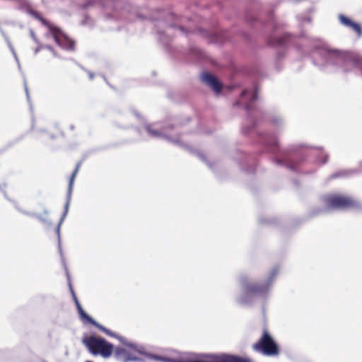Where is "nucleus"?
<instances>
[{
  "instance_id": "nucleus-13",
  "label": "nucleus",
  "mask_w": 362,
  "mask_h": 362,
  "mask_svg": "<svg viewBox=\"0 0 362 362\" xmlns=\"http://www.w3.org/2000/svg\"><path fill=\"white\" fill-rule=\"evenodd\" d=\"M338 19L341 25L353 30L358 37L362 36V25L360 23L354 21L351 18L344 14H339Z\"/></svg>"
},
{
  "instance_id": "nucleus-1",
  "label": "nucleus",
  "mask_w": 362,
  "mask_h": 362,
  "mask_svg": "<svg viewBox=\"0 0 362 362\" xmlns=\"http://www.w3.org/2000/svg\"><path fill=\"white\" fill-rule=\"evenodd\" d=\"M153 25L158 35V40L163 44L170 41V34L168 30H173L183 37H189L190 35H197L206 39L209 42L223 43L232 39L233 33L223 29H216L214 31H209L202 28L192 29L185 23V19L173 13H159L158 17L152 19Z\"/></svg>"
},
{
  "instance_id": "nucleus-43",
  "label": "nucleus",
  "mask_w": 362,
  "mask_h": 362,
  "mask_svg": "<svg viewBox=\"0 0 362 362\" xmlns=\"http://www.w3.org/2000/svg\"><path fill=\"white\" fill-rule=\"evenodd\" d=\"M247 20L251 23H254L257 21H259V18H257V17H255L253 16H248L247 17Z\"/></svg>"
},
{
  "instance_id": "nucleus-24",
  "label": "nucleus",
  "mask_w": 362,
  "mask_h": 362,
  "mask_svg": "<svg viewBox=\"0 0 362 362\" xmlns=\"http://www.w3.org/2000/svg\"><path fill=\"white\" fill-rule=\"evenodd\" d=\"M77 173H78L77 168H75L74 172L72 173V175L69 181V185H68V189H67V192H66V195H68V196H71L73 185H74V179H75V177H76Z\"/></svg>"
},
{
  "instance_id": "nucleus-55",
  "label": "nucleus",
  "mask_w": 362,
  "mask_h": 362,
  "mask_svg": "<svg viewBox=\"0 0 362 362\" xmlns=\"http://www.w3.org/2000/svg\"><path fill=\"white\" fill-rule=\"evenodd\" d=\"M48 136H49V138L51 140H53V139H55V135H54V134H48Z\"/></svg>"
},
{
  "instance_id": "nucleus-47",
  "label": "nucleus",
  "mask_w": 362,
  "mask_h": 362,
  "mask_svg": "<svg viewBox=\"0 0 362 362\" xmlns=\"http://www.w3.org/2000/svg\"><path fill=\"white\" fill-rule=\"evenodd\" d=\"M328 159H329V155H328V154H325V156H324V158H322V161H321V162H322V164H325V163H327V161H328Z\"/></svg>"
},
{
  "instance_id": "nucleus-20",
  "label": "nucleus",
  "mask_w": 362,
  "mask_h": 362,
  "mask_svg": "<svg viewBox=\"0 0 362 362\" xmlns=\"http://www.w3.org/2000/svg\"><path fill=\"white\" fill-rule=\"evenodd\" d=\"M114 356L117 360L122 359L124 357L130 355V354L123 347L117 346L115 349L114 348Z\"/></svg>"
},
{
  "instance_id": "nucleus-40",
  "label": "nucleus",
  "mask_w": 362,
  "mask_h": 362,
  "mask_svg": "<svg viewBox=\"0 0 362 362\" xmlns=\"http://www.w3.org/2000/svg\"><path fill=\"white\" fill-rule=\"evenodd\" d=\"M30 34L31 37L34 40V42L37 44H39L40 42H39L38 39L37 38V37L33 30H30Z\"/></svg>"
},
{
  "instance_id": "nucleus-15",
  "label": "nucleus",
  "mask_w": 362,
  "mask_h": 362,
  "mask_svg": "<svg viewBox=\"0 0 362 362\" xmlns=\"http://www.w3.org/2000/svg\"><path fill=\"white\" fill-rule=\"evenodd\" d=\"M361 172V170L358 168L342 170L332 174L330 178L348 177L358 174Z\"/></svg>"
},
{
  "instance_id": "nucleus-7",
  "label": "nucleus",
  "mask_w": 362,
  "mask_h": 362,
  "mask_svg": "<svg viewBox=\"0 0 362 362\" xmlns=\"http://www.w3.org/2000/svg\"><path fill=\"white\" fill-rule=\"evenodd\" d=\"M107 4H111L114 13L107 14L106 19L127 18L129 21H141L144 17L133 11L132 6L126 0H106Z\"/></svg>"
},
{
  "instance_id": "nucleus-12",
  "label": "nucleus",
  "mask_w": 362,
  "mask_h": 362,
  "mask_svg": "<svg viewBox=\"0 0 362 362\" xmlns=\"http://www.w3.org/2000/svg\"><path fill=\"white\" fill-rule=\"evenodd\" d=\"M200 78L202 82L207 85L215 95L222 94L223 83L215 75L208 71H204L200 75Z\"/></svg>"
},
{
  "instance_id": "nucleus-50",
  "label": "nucleus",
  "mask_w": 362,
  "mask_h": 362,
  "mask_svg": "<svg viewBox=\"0 0 362 362\" xmlns=\"http://www.w3.org/2000/svg\"><path fill=\"white\" fill-rule=\"evenodd\" d=\"M86 72L88 74L89 78L93 80L94 78V74L90 71H87Z\"/></svg>"
},
{
  "instance_id": "nucleus-58",
  "label": "nucleus",
  "mask_w": 362,
  "mask_h": 362,
  "mask_svg": "<svg viewBox=\"0 0 362 362\" xmlns=\"http://www.w3.org/2000/svg\"><path fill=\"white\" fill-rule=\"evenodd\" d=\"M240 34L243 35V37L245 39H247V35L244 32H240Z\"/></svg>"
},
{
  "instance_id": "nucleus-6",
  "label": "nucleus",
  "mask_w": 362,
  "mask_h": 362,
  "mask_svg": "<svg viewBox=\"0 0 362 362\" xmlns=\"http://www.w3.org/2000/svg\"><path fill=\"white\" fill-rule=\"evenodd\" d=\"M81 343L88 353L93 356H100L107 359L111 357L114 352V344L105 338L96 334H84Z\"/></svg>"
},
{
  "instance_id": "nucleus-10",
  "label": "nucleus",
  "mask_w": 362,
  "mask_h": 362,
  "mask_svg": "<svg viewBox=\"0 0 362 362\" xmlns=\"http://www.w3.org/2000/svg\"><path fill=\"white\" fill-rule=\"evenodd\" d=\"M326 202L328 209L358 208L361 205L359 202L351 197L337 194H331L327 197Z\"/></svg>"
},
{
  "instance_id": "nucleus-59",
  "label": "nucleus",
  "mask_w": 362,
  "mask_h": 362,
  "mask_svg": "<svg viewBox=\"0 0 362 362\" xmlns=\"http://www.w3.org/2000/svg\"><path fill=\"white\" fill-rule=\"evenodd\" d=\"M81 162H78V163L76 164V168H77V171H78V169H79V167H80V165H81Z\"/></svg>"
},
{
  "instance_id": "nucleus-64",
  "label": "nucleus",
  "mask_w": 362,
  "mask_h": 362,
  "mask_svg": "<svg viewBox=\"0 0 362 362\" xmlns=\"http://www.w3.org/2000/svg\"><path fill=\"white\" fill-rule=\"evenodd\" d=\"M74 128H75V127H74V124H71V125L69 126V129H70L71 130H74Z\"/></svg>"
},
{
  "instance_id": "nucleus-27",
  "label": "nucleus",
  "mask_w": 362,
  "mask_h": 362,
  "mask_svg": "<svg viewBox=\"0 0 362 362\" xmlns=\"http://www.w3.org/2000/svg\"><path fill=\"white\" fill-rule=\"evenodd\" d=\"M130 361H134V362H145L146 361L143 358H141V357H139V356H132L131 354L124 357L123 362H130Z\"/></svg>"
},
{
  "instance_id": "nucleus-61",
  "label": "nucleus",
  "mask_w": 362,
  "mask_h": 362,
  "mask_svg": "<svg viewBox=\"0 0 362 362\" xmlns=\"http://www.w3.org/2000/svg\"><path fill=\"white\" fill-rule=\"evenodd\" d=\"M4 40H5V41L6 42V43H8V42H11L8 36H7V37H4Z\"/></svg>"
},
{
  "instance_id": "nucleus-42",
  "label": "nucleus",
  "mask_w": 362,
  "mask_h": 362,
  "mask_svg": "<svg viewBox=\"0 0 362 362\" xmlns=\"http://www.w3.org/2000/svg\"><path fill=\"white\" fill-rule=\"evenodd\" d=\"M127 347H129L131 348L132 349H133L134 351H136V349H137V345L133 342H130L129 341L127 345Z\"/></svg>"
},
{
  "instance_id": "nucleus-4",
  "label": "nucleus",
  "mask_w": 362,
  "mask_h": 362,
  "mask_svg": "<svg viewBox=\"0 0 362 362\" xmlns=\"http://www.w3.org/2000/svg\"><path fill=\"white\" fill-rule=\"evenodd\" d=\"M259 88L255 86L252 89L245 88L240 93V99L234 103V106L243 105L247 112L249 124L244 127L242 133L245 135L252 132L259 123L257 115H262L263 112L257 108L255 102L258 99Z\"/></svg>"
},
{
  "instance_id": "nucleus-16",
  "label": "nucleus",
  "mask_w": 362,
  "mask_h": 362,
  "mask_svg": "<svg viewBox=\"0 0 362 362\" xmlns=\"http://www.w3.org/2000/svg\"><path fill=\"white\" fill-rule=\"evenodd\" d=\"M144 127L151 138L153 139H163L165 134L163 130H157L153 129V124L145 122Z\"/></svg>"
},
{
  "instance_id": "nucleus-29",
  "label": "nucleus",
  "mask_w": 362,
  "mask_h": 362,
  "mask_svg": "<svg viewBox=\"0 0 362 362\" xmlns=\"http://www.w3.org/2000/svg\"><path fill=\"white\" fill-rule=\"evenodd\" d=\"M189 53L197 58L202 57V52L197 47H190Z\"/></svg>"
},
{
  "instance_id": "nucleus-41",
  "label": "nucleus",
  "mask_w": 362,
  "mask_h": 362,
  "mask_svg": "<svg viewBox=\"0 0 362 362\" xmlns=\"http://www.w3.org/2000/svg\"><path fill=\"white\" fill-rule=\"evenodd\" d=\"M136 352L139 353V354H141L142 355H144L146 357V354H148V352H146L144 351V347H137V349H136L135 351Z\"/></svg>"
},
{
  "instance_id": "nucleus-34",
  "label": "nucleus",
  "mask_w": 362,
  "mask_h": 362,
  "mask_svg": "<svg viewBox=\"0 0 362 362\" xmlns=\"http://www.w3.org/2000/svg\"><path fill=\"white\" fill-rule=\"evenodd\" d=\"M61 223H58L57 225V227L55 228V233L57 236V242H61V235H60V230H61Z\"/></svg>"
},
{
  "instance_id": "nucleus-8",
  "label": "nucleus",
  "mask_w": 362,
  "mask_h": 362,
  "mask_svg": "<svg viewBox=\"0 0 362 362\" xmlns=\"http://www.w3.org/2000/svg\"><path fill=\"white\" fill-rule=\"evenodd\" d=\"M252 348L266 356H277L280 352L278 344L267 329L264 330L262 337L252 345Z\"/></svg>"
},
{
  "instance_id": "nucleus-38",
  "label": "nucleus",
  "mask_w": 362,
  "mask_h": 362,
  "mask_svg": "<svg viewBox=\"0 0 362 362\" xmlns=\"http://www.w3.org/2000/svg\"><path fill=\"white\" fill-rule=\"evenodd\" d=\"M105 334L109 336V337H113V338H117V334L112 332V330L107 329V331L105 332Z\"/></svg>"
},
{
  "instance_id": "nucleus-62",
  "label": "nucleus",
  "mask_w": 362,
  "mask_h": 362,
  "mask_svg": "<svg viewBox=\"0 0 362 362\" xmlns=\"http://www.w3.org/2000/svg\"><path fill=\"white\" fill-rule=\"evenodd\" d=\"M7 45L10 49L13 47L11 42L7 43Z\"/></svg>"
},
{
  "instance_id": "nucleus-31",
  "label": "nucleus",
  "mask_w": 362,
  "mask_h": 362,
  "mask_svg": "<svg viewBox=\"0 0 362 362\" xmlns=\"http://www.w3.org/2000/svg\"><path fill=\"white\" fill-rule=\"evenodd\" d=\"M132 112L136 117V119L140 122H143L144 124H145V122H147L146 119L144 117H142V115L137 110H132Z\"/></svg>"
},
{
  "instance_id": "nucleus-26",
  "label": "nucleus",
  "mask_w": 362,
  "mask_h": 362,
  "mask_svg": "<svg viewBox=\"0 0 362 362\" xmlns=\"http://www.w3.org/2000/svg\"><path fill=\"white\" fill-rule=\"evenodd\" d=\"M89 325H91L94 326L95 327L98 328L101 332H104L105 334V332L107 331V328L103 326V325L100 324L98 322H97L95 319L93 317L91 320L87 323Z\"/></svg>"
},
{
  "instance_id": "nucleus-54",
  "label": "nucleus",
  "mask_w": 362,
  "mask_h": 362,
  "mask_svg": "<svg viewBox=\"0 0 362 362\" xmlns=\"http://www.w3.org/2000/svg\"><path fill=\"white\" fill-rule=\"evenodd\" d=\"M175 128V126L173 124H170V125H168V127H166L165 128H164L163 129H173Z\"/></svg>"
},
{
  "instance_id": "nucleus-22",
  "label": "nucleus",
  "mask_w": 362,
  "mask_h": 362,
  "mask_svg": "<svg viewBox=\"0 0 362 362\" xmlns=\"http://www.w3.org/2000/svg\"><path fill=\"white\" fill-rule=\"evenodd\" d=\"M327 207H319L312 209L308 214V218H313L321 214H325L328 211Z\"/></svg>"
},
{
  "instance_id": "nucleus-48",
  "label": "nucleus",
  "mask_w": 362,
  "mask_h": 362,
  "mask_svg": "<svg viewBox=\"0 0 362 362\" xmlns=\"http://www.w3.org/2000/svg\"><path fill=\"white\" fill-rule=\"evenodd\" d=\"M72 62H74L76 64H77L82 70L85 71L86 72L88 71L86 70L81 64H78L77 62H76L74 59H70Z\"/></svg>"
},
{
  "instance_id": "nucleus-60",
  "label": "nucleus",
  "mask_w": 362,
  "mask_h": 362,
  "mask_svg": "<svg viewBox=\"0 0 362 362\" xmlns=\"http://www.w3.org/2000/svg\"><path fill=\"white\" fill-rule=\"evenodd\" d=\"M22 139H23V136L19 137V138H18V139H17L14 142H13V144H15V143H16V142H18V141H21Z\"/></svg>"
},
{
  "instance_id": "nucleus-52",
  "label": "nucleus",
  "mask_w": 362,
  "mask_h": 362,
  "mask_svg": "<svg viewBox=\"0 0 362 362\" xmlns=\"http://www.w3.org/2000/svg\"><path fill=\"white\" fill-rule=\"evenodd\" d=\"M0 33L1 34V35L3 36V37H7V35L5 33V32L2 30L1 27L0 26Z\"/></svg>"
},
{
  "instance_id": "nucleus-56",
  "label": "nucleus",
  "mask_w": 362,
  "mask_h": 362,
  "mask_svg": "<svg viewBox=\"0 0 362 362\" xmlns=\"http://www.w3.org/2000/svg\"><path fill=\"white\" fill-rule=\"evenodd\" d=\"M10 50H11V52H12V54H13V57L17 56V54H16V53L15 49H14V48H13H13H11Z\"/></svg>"
},
{
  "instance_id": "nucleus-33",
  "label": "nucleus",
  "mask_w": 362,
  "mask_h": 362,
  "mask_svg": "<svg viewBox=\"0 0 362 362\" xmlns=\"http://www.w3.org/2000/svg\"><path fill=\"white\" fill-rule=\"evenodd\" d=\"M23 85H24L25 92V94H26L27 100H28V102L29 103H30V94H29V90H28V85H27L26 78L25 77H24V79H23Z\"/></svg>"
},
{
  "instance_id": "nucleus-9",
  "label": "nucleus",
  "mask_w": 362,
  "mask_h": 362,
  "mask_svg": "<svg viewBox=\"0 0 362 362\" xmlns=\"http://www.w3.org/2000/svg\"><path fill=\"white\" fill-rule=\"evenodd\" d=\"M279 25L273 21L272 12L271 11L267 16V27L269 30L268 36L267 37V43L271 46H286L291 40L293 35L290 33H284L281 35H278L275 31L278 29Z\"/></svg>"
},
{
  "instance_id": "nucleus-23",
  "label": "nucleus",
  "mask_w": 362,
  "mask_h": 362,
  "mask_svg": "<svg viewBox=\"0 0 362 362\" xmlns=\"http://www.w3.org/2000/svg\"><path fill=\"white\" fill-rule=\"evenodd\" d=\"M272 123L276 127H281L284 124V120L281 116L279 115H274L271 118Z\"/></svg>"
},
{
  "instance_id": "nucleus-39",
  "label": "nucleus",
  "mask_w": 362,
  "mask_h": 362,
  "mask_svg": "<svg viewBox=\"0 0 362 362\" xmlns=\"http://www.w3.org/2000/svg\"><path fill=\"white\" fill-rule=\"evenodd\" d=\"M126 128H127V129H129V128L134 129V131H135L138 134H141V131L140 128H139V127H138L134 126V125H132V124H131V125H129V126L126 127Z\"/></svg>"
},
{
  "instance_id": "nucleus-53",
  "label": "nucleus",
  "mask_w": 362,
  "mask_h": 362,
  "mask_svg": "<svg viewBox=\"0 0 362 362\" xmlns=\"http://www.w3.org/2000/svg\"><path fill=\"white\" fill-rule=\"evenodd\" d=\"M177 359L168 357L167 362H177Z\"/></svg>"
},
{
  "instance_id": "nucleus-35",
  "label": "nucleus",
  "mask_w": 362,
  "mask_h": 362,
  "mask_svg": "<svg viewBox=\"0 0 362 362\" xmlns=\"http://www.w3.org/2000/svg\"><path fill=\"white\" fill-rule=\"evenodd\" d=\"M44 48L49 50L53 54V56L54 57H57V58L59 57V55L57 54V52L54 51V48L51 45H45L44 46Z\"/></svg>"
},
{
  "instance_id": "nucleus-19",
  "label": "nucleus",
  "mask_w": 362,
  "mask_h": 362,
  "mask_svg": "<svg viewBox=\"0 0 362 362\" xmlns=\"http://www.w3.org/2000/svg\"><path fill=\"white\" fill-rule=\"evenodd\" d=\"M253 160V157L252 156H247L245 159H243L240 163L241 169L245 172L246 173H250L253 172L254 168L251 165L250 167H246L247 164L251 163Z\"/></svg>"
},
{
  "instance_id": "nucleus-21",
  "label": "nucleus",
  "mask_w": 362,
  "mask_h": 362,
  "mask_svg": "<svg viewBox=\"0 0 362 362\" xmlns=\"http://www.w3.org/2000/svg\"><path fill=\"white\" fill-rule=\"evenodd\" d=\"M71 196H68V195L66 196V202L64 206V211H63V213L60 217V219L58 222V223H61L62 225L67 216L69 208L70 203H71Z\"/></svg>"
},
{
  "instance_id": "nucleus-2",
  "label": "nucleus",
  "mask_w": 362,
  "mask_h": 362,
  "mask_svg": "<svg viewBox=\"0 0 362 362\" xmlns=\"http://www.w3.org/2000/svg\"><path fill=\"white\" fill-rule=\"evenodd\" d=\"M257 136L259 142L268 152L281 155L280 158H273L276 165H284L292 171H296L297 165L305 159V156L298 150V146H292L281 151L278 139L274 134L258 132Z\"/></svg>"
},
{
  "instance_id": "nucleus-45",
  "label": "nucleus",
  "mask_w": 362,
  "mask_h": 362,
  "mask_svg": "<svg viewBox=\"0 0 362 362\" xmlns=\"http://www.w3.org/2000/svg\"><path fill=\"white\" fill-rule=\"evenodd\" d=\"M93 4V1H88L87 2H86L85 4H83L82 6V8H87L89 6L92 5Z\"/></svg>"
},
{
  "instance_id": "nucleus-63",
  "label": "nucleus",
  "mask_w": 362,
  "mask_h": 362,
  "mask_svg": "<svg viewBox=\"0 0 362 362\" xmlns=\"http://www.w3.org/2000/svg\"><path fill=\"white\" fill-rule=\"evenodd\" d=\"M7 45L10 49L13 47L11 42L7 43Z\"/></svg>"
},
{
  "instance_id": "nucleus-46",
  "label": "nucleus",
  "mask_w": 362,
  "mask_h": 362,
  "mask_svg": "<svg viewBox=\"0 0 362 362\" xmlns=\"http://www.w3.org/2000/svg\"><path fill=\"white\" fill-rule=\"evenodd\" d=\"M14 57V59H15V61H16V63H17L18 70H19L20 71H21V63H20V61H19V59H18V56H16V57Z\"/></svg>"
},
{
  "instance_id": "nucleus-11",
  "label": "nucleus",
  "mask_w": 362,
  "mask_h": 362,
  "mask_svg": "<svg viewBox=\"0 0 362 362\" xmlns=\"http://www.w3.org/2000/svg\"><path fill=\"white\" fill-rule=\"evenodd\" d=\"M180 134L177 135L176 138H173L172 136H170L165 133L163 139L166 140L168 142H169L173 145H175L182 148L186 149L191 154L197 156L200 160H202L204 163H205L211 170H213L212 164L206 160L205 156L202 152L197 151V150L194 149L192 147L189 146V145L185 144L184 142H182L180 140Z\"/></svg>"
},
{
  "instance_id": "nucleus-5",
  "label": "nucleus",
  "mask_w": 362,
  "mask_h": 362,
  "mask_svg": "<svg viewBox=\"0 0 362 362\" xmlns=\"http://www.w3.org/2000/svg\"><path fill=\"white\" fill-rule=\"evenodd\" d=\"M26 13L40 21L43 25L48 28L49 33L59 47L69 51L74 50L75 41L71 39L59 27L52 25L44 18L40 13L33 9L28 5L26 8Z\"/></svg>"
},
{
  "instance_id": "nucleus-32",
  "label": "nucleus",
  "mask_w": 362,
  "mask_h": 362,
  "mask_svg": "<svg viewBox=\"0 0 362 362\" xmlns=\"http://www.w3.org/2000/svg\"><path fill=\"white\" fill-rule=\"evenodd\" d=\"M57 245H58V250H59V253L61 256V258H62V263L64 264V269L65 268H67L66 266V262H65V259L63 257V252H62V243L61 242H57Z\"/></svg>"
},
{
  "instance_id": "nucleus-37",
  "label": "nucleus",
  "mask_w": 362,
  "mask_h": 362,
  "mask_svg": "<svg viewBox=\"0 0 362 362\" xmlns=\"http://www.w3.org/2000/svg\"><path fill=\"white\" fill-rule=\"evenodd\" d=\"M116 339L126 346L129 342V341L125 337L120 336L119 334L117 335V337Z\"/></svg>"
},
{
  "instance_id": "nucleus-28",
  "label": "nucleus",
  "mask_w": 362,
  "mask_h": 362,
  "mask_svg": "<svg viewBox=\"0 0 362 362\" xmlns=\"http://www.w3.org/2000/svg\"><path fill=\"white\" fill-rule=\"evenodd\" d=\"M258 220L261 224H266V225H272V224L276 223V222H277L276 218H269L259 217Z\"/></svg>"
},
{
  "instance_id": "nucleus-3",
  "label": "nucleus",
  "mask_w": 362,
  "mask_h": 362,
  "mask_svg": "<svg viewBox=\"0 0 362 362\" xmlns=\"http://www.w3.org/2000/svg\"><path fill=\"white\" fill-rule=\"evenodd\" d=\"M278 273L279 267H274L263 282L251 281L246 274H241L239 284L242 293L236 298V303L240 305H251L254 297L266 298Z\"/></svg>"
},
{
  "instance_id": "nucleus-25",
  "label": "nucleus",
  "mask_w": 362,
  "mask_h": 362,
  "mask_svg": "<svg viewBox=\"0 0 362 362\" xmlns=\"http://www.w3.org/2000/svg\"><path fill=\"white\" fill-rule=\"evenodd\" d=\"M146 358L158 362H167L168 357L153 354H146Z\"/></svg>"
},
{
  "instance_id": "nucleus-36",
  "label": "nucleus",
  "mask_w": 362,
  "mask_h": 362,
  "mask_svg": "<svg viewBox=\"0 0 362 362\" xmlns=\"http://www.w3.org/2000/svg\"><path fill=\"white\" fill-rule=\"evenodd\" d=\"M177 362H209L207 361H203L199 359L188 360V359H180L177 358Z\"/></svg>"
},
{
  "instance_id": "nucleus-18",
  "label": "nucleus",
  "mask_w": 362,
  "mask_h": 362,
  "mask_svg": "<svg viewBox=\"0 0 362 362\" xmlns=\"http://www.w3.org/2000/svg\"><path fill=\"white\" fill-rule=\"evenodd\" d=\"M79 319L83 324H87L92 318L90 315H89L82 308L80 303H78L76 305Z\"/></svg>"
},
{
  "instance_id": "nucleus-17",
  "label": "nucleus",
  "mask_w": 362,
  "mask_h": 362,
  "mask_svg": "<svg viewBox=\"0 0 362 362\" xmlns=\"http://www.w3.org/2000/svg\"><path fill=\"white\" fill-rule=\"evenodd\" d=\"M314 11L313 7H309L306 9L305 13L300 14L297 16V20L300 26L303 25L305 23H311L312 18L310 16V13Z\"/></svg>"
},
{
  "instance_id": "nucleus-57",
  "label": "nucleus",
  "mask_w": 362,
  "mask_h": 362,
  "mask_svg": "<svg viewBox=\"0 0 362 362\" xmlns=\"http://www.w3.org/2000/svg\"><path fill=\"white\" fill-rule=\"evenodd\" d=\"M15 207H16V209L18 211H20V212H21V213H22V214H23V211H25L24 210H22L21 209H20V208L18 207V204H16Z\"/></svg>"
},
{
  "instance_id": "nucleus-44",
  "label": "nucleus",
  "mask_w": 362,
  "mask_h": 362,
  "mask_svg": "<svg viewBox=\"0 0 362 362\" xmlns=\"http://www.w3.org/2000/svg\"><path fill=\"white\" fill-rule=\"evenodd\" d=\"M38 46L35 49L34 53L37 54L42 49H45L43 45H41L40 42L37 44Z\"/></svg>"
},
{
  "instance_id": "nucleus-49",
  "label": "nucleus",
  "mask_w": 362,
  "mask_h": 362,
  "mask_svg": "<svg viewBox=\"0 0 362 362\" xmlns=\"http://www.w3.org/2000/svg\"><path fill=\"white\" fill-rule=\"evenodd\" d=\"M284 57V52H279L278 54H277V57L278 59H282L283 57Z\"/></svg>"
},
{
  "instance_id": "nucleus-30",
  "label": "nucleus",
  "mask_w": 362,
  "mask_h": 362,
  "mask_svg": "<svg viewBox=\"0 0 362 362\" xmlns=\"http://www.w3.org/2000/svg\"><path fill=\"white\" fill-rule=\"evenodd\" d=\"M65 272H66V276L67 281H68V285H69V291L71 292V296H73L76 295V293H75V291L74 290V288H73V286L71 284L70 275H69V271H68L67 268H65Z\"/></svg>"
},
{
  "instance_id": "nucleus-14",
  "label": "nucleus",
  "mask_w": 362,
  "mask_h": 362,
  "mask_svg": "<svg viewBox=\"0 0 362 362\" xmlns=\"http://www.w3.org/2000/svg\"><path fill=\"white\" fill-rule=\"evenodd\" d=\"M23 214L28 216L35 217L40 222L47 224V226H52V221L48 218L49 211L47 209H43L42 214H37L35 212L23 211Z\"/></svg>"
},
{
  "instance_id": "nucleus-51",
  "label": "nucleus",
  "mask_w": 362,
  "mask_h": 362,
  "mask_svg": "<svg viewBox=\"0 0 362 362\" xmlns=\"http://www.w3.org/2000/svg\"><path fill=\"white\" fill-rule=\"evenodd\" d=\"M72 298H73V300L74 301L75 305H77L78 303H80L78 299V298H77V296H76V295L73 296Z\"/></svg>"
}]
</instances>
